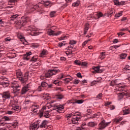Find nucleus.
<instances>
[{
  "label": "nucleus",
  "instance_id": "nucleus-22",
  "mask_svg": "<svg viewBox=\"0 0 130 130\" xmlns=\"http://www.w3.org/2000/svg\"><path fill=\"white\" fill-rule=\"evenodd\" d=\"M123 112L124 113V115L125 114H129L130 109H128L127 107H125L123 108Z\"/></svg>",
  "mask_w": 130,
  "mask_h": 130
},
{
  "label": "nucleus",
  "instance_id": "nucleus-34",
  "mask_svg": "<svg viewBox=\"0 0 130 130\" xmlns=\"http://www.w3.org/2000/svg\"><path fill=\"white\" fill-rule=\"evenodd\" d=\"M65 42H66V41H63V42H62L61 43H58V46L59 47H62L63 46H65L67 44L66 43H64Z\"/></svg>",
  "mask_w": 130,
  "mask_h": 130
},
{
  "label": "nucleus",
  "instance_id": "nucleus-28",
  "mask_svg": "<svg viewBox=\"0 0 130 130\" xmlns=\"http://www.w3.org/2000/svg\"><path fill=\"white\" fill-rule=\"evenodd\" d=\"M89 29V24H86L85 26L84 34L86 35L87 34V31Z\"/></svg>",
  "mask_w": 130,
  "mask_h": 130
},
{
  "label": "nucleus",
  "instance_id": "nucleus-33",
  "mask_svg": "<svg viewBox=\"0 0 130 130\" xmlns=\"http://www.w3.org/2000/svg\"><path fill=\"white\" fill-rule=\"evenodd\" d=\"M79 5H80V1H78L73 3L72 7H79Z\"/></svg>",
  "mask_w": 130,
  "mask_h": 130
},
{
  "label": "nucleus",
  "instance_id": "nucleus-49",
  "mask_svg": "<svg viewBox=\"0 0 130 130\" xmlns=\"http://www.w3.org/2000/svg\"><path fill=\"white\" fill-rule=\"evenodd\" d=\"M98 117H99V115H98V114H94L93 115V116L91 117V118L93 119V118H98Z\"/></svg>",
  "mask_w": 130,
  "mask_h": 130
},
{
  "label": "nucleus",
  "instance_id": "nucleus-57",
  "mask_svg": "<svg viewBox=\"0 0 130 130\" xmlns=\"http://www.w3.org/2000/svg\"><path fill=\"white\" fill-rule=\"evenodd\" d=\"M86 83H87V80H86L80 81V84H81V85H85Z\"/></svg>",
  "mask_w": 130,
  "mask_h": 130
},
{
  "label": "nucleus",
  "instance_id": "nucleus-37",
  "mask_svg": "<svg viewBox=\"0 0 130 130\" xmlns=\"http://www.w3.org/2000/svg\"><path fill=\"white\" fill-rule=\"evenodd\" d=\"M44 4L46 8L48 6L50 7V1H46L44 2Z\"/></svg>",
  "mask_w": 130,
  "mask_h": 130
},
{
  "label": "nucleus",
  "instance_id": "nucleus-59",
  "mask_svg": "<svg viewBox=\"0 0 130 130\" xmlns=\"http://www.w3.org/2000/svg\"><path fill=\"white\" fill-rule=\"evenodd\" d=\"M12 110H14V111H18V110H19V107H15L13 108Z\"/></svg>",
  "mask_w": 130,
  "mask_h": 130
},
{
  "label": "nucleus",
  "instance_id": "nucleus-21",
  "mask_svg": "<svg viewBox=\"0 0 130 130\" xmlns=\"http://www.w3.org/2000/svg\"><path fill=\"white\" fill-rule=\"evenodd\" d=\"M38 128H39L37 124H32L30 127L29 129L30 130H37Z\"/></svg>",
  "mask_w": 130,
  "mask_h": 130
},
{
  "label": "nucleus",
  "instance_id": "nucleus-14",
  "mask_svg": "<svg viewBox=\"0 0 130 130\" xmlns=\"http://www.w3.org/2000/svg\"><path fill=\"white\" fill-rule=\"evenodd\" d=\"M32 54L31 52H27L26 54H24L23 56L24 60H29L30 59V55Z\"/></svg>",
  "mask_w": 130,
  "mask_h": 130
},
{
  "label": "nucleus",
  "instance_id": "nucleus-47",
  "mask_svg": "<svg viewBox=\"0 0 130 130\" xmlns=\"http://www.w3.org/2000/svg\"><path fill=\"white\" fill-rule=\"evenodd\" d=\"M121 16H122V12H121V13L116 14L115 15V17L116 18H119V17H121Z\"/></svg>",
  "mask_w": 130,
  "mask_h": 130
},
{
  "label": "nucleus",
  "instance_id": "nucleus-13",
  "mask_svg": "<svg viewBox=\"0 0 130 130\" xmlns=\"http://www.w3.org/2000/svg\"><path fill=\"white\" fill-rule=\"evenodd\" d=\"M69 103H71L72 104H76V103H77V104H82V103H84V100H71L70 101Z\"/></svg>",
  "mask_w": 130,
  "mask_h": 130
},
{
  "label": "nucleus",
  "instance_id": "nucleus-6",
  "mask_svg": "<svg viewBox=\"0 0 130 130\" xmlns=\"http://www.w3.org/2000/svg\"><path fill=\"white\" fill-rule=\"evenodd\" d=\"M0 85H1V86H3L4 88L9 87V86H10V82H9L8 78L3 76L1 77Z\"/></svg>",
  "mask_w": 130,
  "mask_h": 130
},
{
  "label": "nucleus",
  "instance_id": "nucleus-23",
  "mask_svg": "<svg viewBox=\"0 0 130 130\" xmlns=\"http://www.w3.org/2000/svg\"><path fill=\"white\" fill-rule=\"evenodd\" d=\"M87 125L90 127H94V126L97 125V123L94 122H89L87 123Z\"/></svg>",
  "mask_w": 130,
  "mask_h": 130
},
{
  "label": "nucleus",
  "instance_id": "nucleus-8",
  "mask_svg": "<svg viewBox=\"0 0 130 130\" xmlns=\"http://www.w3.org/2000/svg\"><path fill=\"white\" fill-rule=\"evenodd\" d=\"M110 123H111V122H106L105 120H102V121L99 124L98 129H104L106 126H108V125H109Z\"/></svg>",
  "mask_w": 130,
  "mask_h": 130
},
{
  "label": "nucleus",
  "instance_id": "nucleus-48",
  "mask_svg": "<svg viewBox=\"0 0 130 130\" xmlns=\"http://www.w3.org/2000/svg\"><path fill=\"white\" fill-rule=\"evenodd\" d=\"M31 86H32V84L31 83H29L25 85V87H26L28 90H29Z\"/></svg>",
  "mask_w": 130,
  "mask_h": 130
},
{
  "label": "nucleus",
  "instance_id": "nucleus-31",
  "mask_svg": "<svg viewBox=\"0 0 130 130\" xmlns=\"http://www.w3.org/2000/svg\"><path fill=\"white\" fill-rule=\"evenodd\" d=\"M101 80V78H98V79L94 80L92 82H91V84L92 85H95L97 84V83H100V80Z\"/></svg>",
  "mask_w": 130,
  "mask_h": 130
},
{
  "label": "nucleus",
  "instance_id": "nucleus-38",
  "mask_svg": "<svg viewBox=\"0 0 130 130\" xmlns=\"http://www.w3.org/2000/svg\"><path fill=\"white\" fill-rule=\"evenodd\" d=\"M53 84H54L56 85V86H59V84L60 82H59L58 80H53L52 81Z\"/></svg>",
  "mask_w": 130,
  "mask_h": 130
},
{
  "label": "nucleus",
  "instance_id": "nucleus-56",
  "mask_svg": "<svg viewBox=\"0 0 130 130\" xmlns=\"http://www.w3.org/2000/svg\"><path fill=\"white\" fill-rule=\"evenodd\" d=\"M110 84L111 86H114L115 85V80H112Z\"/></svg>",
  "mask_w": 130,
  "mask_h": 130
},
{
  "label": "nucleus",
  "instance_id": "nucleus-15",
  "mask_svg": "<svg viewBox=\"0 0 130 130\" xmlns=\"http://www.w3.org/2000/svg\"><path fill=\"white\" fill-rule=\"evenodd\" d=\"M47 126V120H44L39 126V127H41V128H46V127Z\"/></svg>",
  "mask_w": 130,
  "mask_h": 130
},
{
  "label": "nucleus",
  "instance_id": "nucleus-36",
  "mask_svg": "<svg viewBox=\"0 0 130 130\" xmlns=\"http://www.w3.org/2000/svg\"><path fill=\"white\" fill-rule=\"evenodd\" d=\"M127 55V54L125 53H122L120 56L121 59H124V58L126 57Z\"/></svg>",
  "mask_w": 130,
  "mask_h": 130
},
{
  "label": "nucleus",
  "instance_id": "nucleus-52",
  "mask_svg": "<svg viewBox=\"0 0 130 130\" xmlns=\"http://www.w3.org/2000/svg\"><path fill=\"white\" fill-rule=\"evenodd\" d=\"M6 124H7V123H6L5 122H3L2 121H0V125L4 126L5 125H6Z\"/></svg>",
  "mask_w": 130,
  "mask_h": 130
},
{
  "label": "nucleus",
  "instance_id": "nucleus-43",
  "mask_svg": "<svg viewBox=\"0 0 130 130\" xmlns=\"http://www.w3.org/2000/svg\"><path fill=\"white\" fill-rule=\"evenodd\" d=\"M102 97H103L102 93H100L96 95V98H97V99H102Z\"/></svg>",
  "mask_w": 130,
  "mask_h": 130
},
{
  "label": "nucleus",
  "instance_id": "nucleus-2",
  "mask_svg": "<svg viewBox=\"0 0 130 130\" xmlns=\"http://www.w3.org/2000/svg\"><path fill=\"white\" fill-rule=\"evenodd\" d=\"M72 118V122L73 124H77L79 122V120L82 118V115L80 113H72L68 116V118Z\"/></svg>",
  "mask_w": 130,
  "mask_h": 130
},
{
  "label": "nucleus",
  "instance_id": "nucleus-39",
  "mask_svg": "<svg viewBox=\"0 0 130 130\" xmlns=\"http://www.w3.org/2000/svg\"><path fill=\"white\" fill-rule=\"evenodd\" d=\"M74 62L75 64H77V66H81V62L79 60H75Z\"/></svg>",
  "mask_w": 130,
  "mask_h": 130
},
{
  "label": "nucleus",
  "instance_id": "nucleus-20",
  "mask_svg": "<svg viewBox=\"0 0 130 130\" xmlns=\"http://www.w3.org/2000/svg\"><path fill=\"white\" fill-rule=\"evenodd\" d=\"M43 98H44V100H45L46 101H48V100H50L51 97L49 96V94L46 93L44 95Z\"/></svg>",
  "mask_w": 130,
  "mask_h": 130
},
{
  "label": "nucleus",
  "instance_id": "nucleus-27",
  "mask_svg": "<svg viewBox=\"0 0 130 130\" xmlns=\"http://www.w3.org/2000/svg\"><path fill=\"white\" fill-rule=\"evenodd\" d=\"M105 52H102L101 53L100 55V58L101 59H104V58L106 57V55H105Z\"/></svg>",
  "mask_w": 130,
  "mask_h": 130
},
{
  "label": "nucleus",
  "instance_id": "nucleus-16",
  "mask_svg": "<svg viewBox=\"0 0 130 130\" xmlns=\"http://www.w3.org/2000/svg\"><path fill=\"white\" fill-rule=\"evenodd\" d=\"M100 68H101V67L98 66L96 67H94L93 68V71H95V73H99L101 74V73H102V72H103V70L100 69Z\"/></svg>",
  "mask_w": 130,
  "mask_h": 130
},
{
  "label": "nucleus",
  "instance_id": "nucleus-32",
  "mask_svg": "<svg viewBox=\"0 0 130 130\" xmlns=\"http://www.w3.org/2000/svg\"><path fill=\"white\" fill-rule=\"evenodd\" d=\"M50 16L51 18H53V17H55L56 16V11H52L50 13Z\"/></svg>",
  "mask_w": 130,
  "mask_h": 130
},
{
  "label": "nucleus",
  "instance_id": "nucleus-41",
  "mask_svg": "<svg viewBox=\"0 0 130 130\" xmlns=\"http://www.w3.org/2000/svg\"><path fill=\"white\" fill-rule=\"evenodd\" d=\"M3 119L6 121H10L11 120V118L7 116H4Z\"/></svg>",
  "mask_w": 130,
  "mask_h": 130
},
{
  "label": "nucleus",
  "instance_id": "nucleus-7",
  "mask_svg": "<svg viewBox=\"0 0 130 130\" xmlns=\"http://www.w3.org/2000/svg\"><path fill=\"white\" fill-rule=\"evenodd\" d=\"M11 87L12 88H13L14 93H15V94H18V92H19V90H20V88H21L20 85L18 84V83L16 81L11 82Z\"/></svg>",
  "mask_w": 130,
  "mask_h": 130
},
{
  "label": "nucleus",
  "instance_id": "nucleus-11",
  "mask_svg": "<svg viewBox=\"0 0 130 130\" xmlns=\"http://www.w3.org/2000/svg\"><path fill=\"white\" fill-rule=\"evenodd\" d=\"M11 97V92L9 91H5L2 93V98L3 100H7V99H10Z\"/></svg>",
  "mask_w": 130,
  "mask_h": 130
},
{
  "label": "nucleus",
  "instance_id": "nucleus-54",
  "mask_svg": "<svg viewBox=\"0 0 130 130\" xmlns=\"http://www.w3.org/2000/svg\"><path fill=\"white\" fill-rule=\"evenodd\" d=\"M82 67H86L87 66V62H81V65Z\"/></svg>",
  "mask_w": 130,
  "mask_h": 130
},
{
  "label": "nucleus",
  "instance_id": "nucleus-45",
  "mask_svg": "<svg viewBox=\"0 0 130 130\" xmlns=\"http://www.w3.org/2000/svg\"><path fill=\"white\" fill-rule=\"evenodd\" d=\"M76 43H77V42H76V41H70L69 44L73 46V45L76 44Z\"/></svg>",
  "mask_w": 130,
  "mask_h": 130
},
{
  "label": "nucleus",
  "instance_id": "nucleus-42",
  "mask_svg": "<svg viewBox=\"0 0 130 130\" xmlns=\"http://www.w3.org/2000/svg\"><path fill=\"white\" fill-rule=\"evenodd\" d=\"M56 98H57V99H62V98H63V95H61V94H58L56 96Z\"/></svg>",
  "mask_w": 130,
  "mask_h": 130
},
{
  "label": "nucleus",
  "instance_id": "nucleus-51",
  "mask_svg": "<svg viewBox=\"0 0 130 130\" xmlns=\"http://www.w3.org/2000/svg\"><path fill=\"white\" fill-rule=\"evenodd\" d=\"M41 122V120H38L36 123H35V124H36L38 126V127H39V126H40Z\"/></svg>",
  "mask_w": 130,
  "mask_h": 130
},
{
  "label": "nucleus",
  "instance_id": "nucleus-62",
  "mask_svg": "<svg viewBox=\"0 0 130 130\" xmlns=\"http://www.w3.org/2000/svg\"><path fill=\"white\" fill-rule=\"evenodd\" d=\"M110 104H111V102H107L105 103V106H109V105H110Z\"/></svg>",
  "mask_w": 130,
  "mask_h": 130
},
{
  "label": "nucleus",
  "instance_id": "nucleus-50",
  "mask_svg": "<svg viewBox=\"0 0 130 130\" xmlns=\"http://www.w3.org/2000/svg\"><path fill=\"white\" fill-rule=\"evenodd\" d=\"M31 111L34 112V113H37V109H35V108H34V106L31 107Z\"/></svg>",
  "mask_w": 130,
  "mask_h": 130
},
{
  "label": "nucleus",
  "instance_id": "nucleus-12",
  "mask_svg": "<svg viewBox=\"0 0 130 130\" xmlns=\"http://www.w3.org/2000/svg\"><path fill=\"white\" fill-rule=\"evenodd\" d=\"M48 35H49L50 36H57L58 35H60V34H61V31H59L57 32L55 30L50 29L48 31Z\"/></svg>",
  "mask_w": 130,
  "mask_h": 130
},
{
  "label": "nucleus",
  "instance_id": "nucleus-19",
  "mask_svg": "<svg viewBox=\"0 0 130 130\" xmlns=\"http://www.w3.org/2000/svg\"><path fill=\"white\" fill-rule=\"evenodd\" d=\"M18 17H19V15L18 14L13 15L10 17V21H16L18 19Z\"/></svg>",
  "mask_w": 130,
  "mask_h": 130
},
{
  "label": "nucleus",
  "instance_id": "nucleus-55",
  "mask_svg": "<svg viewBox=\"0 0 130 130\" xmlns=\"http://www.w3.org/2000/svg\"><path fill=\"white\" fill-rule=\"evenodd\" d=\"M125 4V2L124 1L119 2V6H123Z\"/></svg>",
  "mask_w": 130,
  "mask_h": 130
},
{
  "label": "nucleus",
  "instance_id": "nucleus-40",
  "mask_svg": "<svg viewBox=\"0 0 130 130\" xmlns=\"http://www.w3.org/2000/svg\"><path fill=\"white\" fill-rule=\"evenodd\" d=\"M28 29H29V30H30V31H31V32H32V33H36V32H35V31H36V29L34 28H32V27H29Z\"/></svg>",
  "mask_w": 130,
  "mask_h": 130
},
{
  "label": "nucleus",
  "instance_id": "nucleus-30",
  "mask_svg": "<svg viewBox=\"0 0 130 130\" xmlns=\"http://www.w3.org/2000/svg\"><path fill=\"white\" fill-rule=\"evenodd\" d=\"M95 15H96L98 19H99V18H101V17L103 16V14H102L101 12L95 13Z\"/></svg>",
  "mask_w": 130,
  "mask_h": 130
},
{
  "label": "nucleus",
  "instance_id": "nucleus-4",
  "mask_svg": "<svg viewBox=\"0 0 130 130\" xmlns=\"http://www.w3.org/2000/svg\"><path fill=\"white\" fill-rule=\"evenodd\" d=\"M16 74L17 77L19 79L21 84H25L28 81V74H26L23 76V74L20 70H17Z\"/></svg>",
  "mask_w": 130,
  "mask_h": 130
},
{
  "label": "nucleus",
  "instance_id": "nucleus-35",
  "mask_svg": "<svg viewBox=\"0 0 130 130\" xmlns=\"http://www.w3.org/2000/svg\"><path fill=\"white\" fill-rule=\"evenodd\" d=\"M114 13L115 12H112L106 13L105 14V16H107V17H109V18H110V17H111V16H112V15H113V14H114Z\"/></svg>",
  "mask_w": 130,
  "mask_h": 130
},
{
  "label": "nucleus",
  "instance_id": "nucleus-3",
  "mask_svg": "<svg viewBox=\"0 0 130 130\" xmlns=\"http://www.w3.org/2000/svg\"><path fill=\"white\" fill-rule=\"evenodd\" d=\"M21 19V20L15 21V25L17 28H21L22 26H25L28 22L31 21L30 18L27 16H23Z\"/></svg>",
  "mask_w": 130,
  "mask_h": 130
},
{
  "label": "nucleus",
  "instance_id": "nucleus-10",
  "mask_svg": "<svg viewBox=\"0 0 130 130\" xmlns=\"http://www.w3.org/2000/svg\"><path fill=\"white\" fill-rule=\"evenodd\" d=\"M64 105H60L58 104H56L54 105V107H56L57 111V112H59V113H62L63 112V109Z\"/></svg>",
  "mask_w": 130,
  "mask_h": 130
},
{
  "label": "nucleus",
  "instance_id": "nucleus-9",
  "mask_svg": "<svg viewBox=\"0 0 130 130\" xmlns=\"http://www.w3.org/2000/svg\"><path fill=\"white\" fill-rule=\"evenodd\" d=\"M47 86H48V83L43 81L41 82V85L39 86L37 88V91H38V92H41V91H43L45 88H47Z\"/></svg>",
  "mask_w": 130,
  "mask_h": 130
},
{
  "label": "nucleus",
  "instance_id": "nucleus-60",
  "mask_svg": "<svg viewBox=\"0 0 130 130\" xmlns=\"http://www.w3.org/2000/svg\"><path fill=\"white\" fill-rule=\"evenodd\" d=\"M90 40H89L88 41H85V42H84L82 43V46L84 47L85 46V45H86L87 44V43H88V41H90Z\"/></svg>",
  "mask_w": 130,
  "mask_h": 130
},
{
  "label": "nucleus",
  "instance_id": "nucleus-44",
  "mask_svg": "<svg viewBox=\"0 0 130 130\" xmlns=\"http://www.w3.org/2000/svg\"><path fill=\"white\" fill-rule=\"evenodd\" d=\"M72 80H73L72 78H66L65 79H64V81H65V82H66L67 83H69L71 82Z\"/></svg>",
  "mask_w": 130,
  "mask_h": 130
},
{
  "label": "nucleus",
  "instance_id": "nucleus-1",
  "mask_svg": "<svg viewBox=\"0 0 130 130\" xmlns=\"http://www.w3.org/2000/svg\"><path fill=\"white\" fill-rule=\"evenodd\" d=\"M54 102L53 101L51 103H47L46 107H43L41 110H40L38 113V115L40 118H41L42 116L48 118L50 116V114L48 111H45L46 109H49L52 106V103Z\"/></svg>",
  "mask_w": 130,
  "mask_h": 130
},
{
  "label": "nucleus",
  "instance_id": "nucleus-46",
  "mask_svg": "<svg viewBox=\"0 0 130 130\" xmlns=\"http://www.w3.org/2000/svg\"><path fill=\"white\" fill-rule=\"evenodd\" d=\"M129 68V66L126 65L124 68H123V71H129V69H128Z\"/></svg>",
  "mask_w": 130,
  "mask_h": 130
},
{
  "label": "nucleus",
  "instance_id": "nucleus-5",
  "mask_svg": "<svg viewBox=\"0 0 130 130\" xmlns=\"http://www.w3.org/2000/svg\"><path fill=\"white\" fill-rule=\"evenodd\" d=\"M59 71L58 69L49 70L45 74H43L41 77V80H44L45 78H50L51 76L56 75V73Z\"/></svg>",
  "mask_w": 130,
  "mask_h": 130
},
{
  "label": "nucleus",
  "instance_id": "nucleus-26",
  "mask_svg": "<svg viewBox=\"0 0 130 130\" xmlns=\"http://www.w3.org/2000/svg\"><path fill=\"white\" fill-rule=\"evenodd\" d=\"M34 9L37 12H40L41 11V8L38 5H34Z\"/></svg>",
  "mask_w": 130,
  "mask_h": 130
},
{
  "label": "nucleus",
  "instance_id": "nucleus-17",
  "mask_svg": "<svg viewBox=\"0 0 130 130\" xmlns=\"http://www.w3.org/2000/svg\"><path fill=\"white\" fill-rule=\"evenodd\" d=\"M28 91H29V89L26 87L24 86L22 87L20 93L22 95H24V94H26Z\"/></svg>",
  "mask_w": 130,
  "mask_h": 130
},
{
  "label": "nucleus",
  "instance_id": "nucleus-64",
  "mask_svg": "<svg viewBox=\"0 0 130 130\" xmlns=\"http://www.w3.org/2000/svg\"><path fill=\"white\" fill-rule=\"evenodd\" d=\"M17 2H18L17 0H10L9 1V3H14V4H15V3H17Z\"/></svg>",
  "mask_w": 130,
  "mask_h": 130
},
{
  "label": "nucleus",
  "instance_id": "nucleus-61",
  "mask_svg": "<svg viewBox=\"0 0 130 130\" xmlns=\"http://www.w3.org/2000/svg\"><path fill=\"white\" fill-rule=\"evenodd\" d=\"M79 82H80V80L76 79L74 82V84H75V85H77L79 84Z\"/></svg>",
  "mask_w": 130,
  "mask_h": 130
},
{
  "label": "nucleus",
  "instance_id": "nucleus-53",
  "mask_svg": "<svg viewBox=\"0 0 130 130\" xmlns=\"http://www.w3.org/2000/svg\"><path fill=\"white\" fill-rule=\"evenodd\" d=\"M114 4L116 6H119V2L118 1H117V0L114 1Z\"/></svg>",
  "mask_w": 130,
  "mask_h": 130
},
{
  "label": "nucleus",
  "instance_id": "nucleus-24",
  "mask_svg": "<svg viewBox=\"0 0 130 130\" xmlns=\"http://www.w3.org/2000/svg\"><path fill=\"white\" fill-rule=\"evenodd\" d=\"M121 120H122V117L116 118L113 120L115 123H118Z\"/></svg>",
  "mask_w": 130,
  "mask_h": 130
},
{
  "label": "nucleus",
  "instance_id": "nucleus-25",
  "mask_svg": "<svg viewBox=\"0 0 130 130\" xmlns=\"http://www.w3.org/2000/svg\"><path fill=\"white\" fill-rule=\"evenodd\" d=\"M84 125H86V123L85 122H83L82 124V126L78 127L76 130H86V128L83 127V126H84Z\"/></svg>",
  "mask_w": 130,
  "mask_h": 130
},
{
  "label": "nucleus",
  "instance_id": "nucleus-29",
  "mask_svg": "<svg viewBox=\"0 0 130 130\" xmlns=\"http://www.w3.org/2000/svg\"><path fill=\"white\" fill-rule=\"evenodd\" d=\"M37 59H38V56H34L33 57H32L31 59H30V61H33L34 62H35L37 61Z\"/></svg>",
  "mask_w": 130,
  "mask_h": 130
},
{
  "label": "nucleus",
  "instance_id": "nucleus-63",
  "mask_svg": "<svg viewBox=\"0 0 130 130\" xmlns=\"http://www.w3.org/2000/svg\"><path fill=\"white\" fill-rule=\"evenodd\" d=\"M18 123H14L13 124H12V126H13V127H17L18 126Z\"/></svg>",
  "mask_w": 130,
  "mask_h": 130
},
{
  "label": "nucleus",
  "instance_id": "nucleus-58",
  "mask_svg": "<svg viewBox=\"0 0 130 130\" xmlns=\"http://www.w3.org/2000/svg\"><path fill=\"white\" fill-rule=\"evenodd\" d=\"M77 77H78V78H80V79H82V78H83V77L82 76V75L81 74V73H77Z\"/></svg>",
  "mask_w": 130,
  "mask_h": 130
},
{
  "label": "nucleus",
  "instance_id": "nucleus-18",
  "mask_svg": "<svg viewBox=\"0 0 130 130\" xmlns=\"http://www.w3.org/2000/svg\"><path fill=\"white\" fill-rule=\"evenodd\" d=\"M47 54H48V51L43 49L41 53L40 56L41 57H44V55H47Z\"/></svg>",
  "mask_w": 130,
  "mask_h": 130
}]
</instances>
